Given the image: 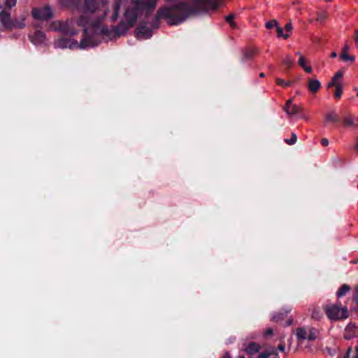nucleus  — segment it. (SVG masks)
I'll use <instances>...</instances> for the list:
<instances>
[{
  "mask_svg": "<svg viewBox=\"0 0 358 358\" xmlns=\"http://www.w3.org/2000/svg\"><path fill=\"white\" fill-rule=\"evenodd\" d=\"M85 8L86 11L78 22L79 25L84 27L85 31H86V24L87 23V22L85 21V18L90 14L92 15V22L90 23L94 24L95 23V22H94L95 18H99V20L103 19L106 16V12L108 11V7L106 4L103 1L99 2L97 1L92 0L87 1L85 2Z\"/></svg>",
  "mask_w": 358,
  "mask_h": 358,
  "instance_id": "nucleus-1",
  "label": "nucleus"
},
{
  "mask_svg": "<svg viewBox=\"0 0 358 358\" xmlns=\"http://www.w3.org/2000/svg\"><path fill=\"white\" fill-rule=\"evenodd\" d=\"M26 18L27 16L25 15L12 18L10 13L5 9L0 12V23L3 28L7 30L24 28L26 26Z\"/></svg>",
  "mask_w": 358,
  "mask_h": 358,
  "instance_id": "nucleus-2",
  "label": "nucleus"
},
{
  "mask_svg": "<svg viewBox=\"0 0 358 358\" xmlns=\"http://www.w3.org/2000/svg\"><path fill=\"white\" fill-rule=\"evenodd\" d=\"M145 9L144 3H140L136 0H130L126 6L124 17L129 26L133 25L136 18L141 15Z\"/></svg>",
  "mask_w": 358,
  "mask_h": 358,
  "instance_id": "nucleus-3",
  "label": "nucleus"
},
{
  "mask_svg": "<svg viewBox=\"0 0 358 358\" xmlns=\"http://www.w3.org/2000/svg\"><path fill=\"white\" fill-rule=\"evenodd\" d=\"M325 311L327 317L331 320H343L348 317V309L338 304L326 306Z\"/></svg>",
  "mask_w": 358,
  "mask_h": 358,
  "instance_id": "nucleus-4",
  "label": "nucleus"
},
{
  "mask_svg": "<svg viewBox=\"0 0 358 358\" xmlns=\"http://www.w3.org/2000/svg\"><path fill=\"white\" fill-rule=\"evenodd\" d=\"M87 38H83L81 41L80 43L78 44L76 41H75L73 40L67 39V38H60V39H58L55 42V45L56 48H70V49L76 48L78 47L81 49H85L88 47L94 45V44L87 43Z\"/></svg>",
  "mask_w": 358,
  "mask_h": 358,
  "instance_id": "nucleus-5",
  "label": "nucleus"
},
{
  "mask_svg": "<svg viewBox=\"0 0 358 358\" xmlns=\"http://www.w3.org/2000/svg\"><path fill=\"white\" fill-rule=\"evenodd\" d=\"M32 15L36 20H47L52 17L53 13L50 7H43L34 8Z\"/></svg>",
  "mask_w": 358,
  "mask_h": 358,
  "instance_id": "nucleus-6",
  "label": "nucleus"
},
{
  "mask_svg": "<svg viewBox=\"0 0 358 358\" xmlns=\"http://www.w3.org/2000/svg\"><path fill=\"white\" fill-rule=\"evenodd\" d=\"M285 111L289 115H297L301 111V108L295 104L292 103V100L289 99L287 101L285 106Z\"/></svg>",
  "mask_w": 358,
  "mask_h": 358,
  "instance_id": "nucleus-7",
  "label": "nucleus"
},
{
  "mask_svg": "<svg viewBox=\"0 0 358 358\" xmlns=\"http://www.w3.org/2000/svg\"><path fill=\"white\" fill-rule=\"evenodd\" d=\"M357 335L358 327H357L355 324H350L346 327L344 335L345 339H350Z\"/></svg>",
  "mask_w": 358,
  "mask_h": 358,
  "instance_id": "nucleus-8",
  "label": "nucleus"
},
{
  "mask_svg": "<svg viewBox=\"0 0 358 358\" xmlns=\"http://www.w3.org/2000/svg\"><path fill=\"white\" fill-rule=\"evenodd\" d=\"M152 36V31L150 29L145 27H140L136 31V37L138 39L148 38Z\"/></svg>",
  "mask_w": 358,
  "mask_h": 358,
  "instance_id": "nucleus-9",
  "label": "nucleus"
},
{
  "mask_svg": "<svg viewBox=\"0 0 358 358\" xmlns=\"http://www.w3.org/2000/svg\"><path fill=\"white\" fill-rule=\"evenodd\" d=\"M343 73L341 71H337L331 79V81L328 84V87L333 86L341 85Z\"/></svg>",
  "mask_w": 358,
  "mask_h": 358,
  "instance_id": "nucleus-10",
  "label": "nucleus"
},
{
  "mask_svg": "<svg viewBox=\"0 0 358 358\" xmlns=\"http://www.w3.org/2000/svg\"><path fill=\"white\" fill-rule=\"evenodd\" d=\"M260 350V345L256 343H250L244 349L246 354L253 355L257 353Z\"/></svg>",
  "mask_w": 358,
  "mask_h": 358,
  "instance_id": "nucleus-11",
  "label": "nucleus"
},
{
  "mask_svg": "<svg viewBox=\"0 0 358 358\" xmlns=\"http://www.w3.org/2000/svg\"><path fill=\"white\" fill-rule=\"evenodd\" d=\"M308 87L310 92H316L321 87V83L317 79H309Z\"/></svg>",
  "mask_w": 358,
  "mask_h": 358,
  "instance_id": "nucleus-12",
  "label": "nucleus"
},
{
  "mask_svg": "<svg viewBox=\"0 0 358 358\" xmlns=\"http://www.w3.org/2000/svg\"><path fill=\"white\" fill-rule=\"evenodd\" d=\"M338 115L334 112H329L325 115L324 122L326 124H334L338 122Z\"/></svg>",
  "mask_w": 358,
  "mask_h": 358,
  "instance_id": "nucleus-13",
  "label": "nucleus"
},
{
  "mask_svg": "<svg viewBox=\"0 0 358 358\" xmlns=\"http://www.w3.org/2000/svg\"><path fill=\"white\" fill-rule=\"evenodd\" d=\"M348 47L347 45L344 46L341 54V58L345 62H354L355 57L352 55L348 54Z\"/></svg>",
  "mask_w": 358,
  "mask_h": 358,
  "instance_id": "nucleus-14",
  "label": "nucleus"
},
{
  "mask_svg": "<svg viewBox=\"0 0 358 358\" xmlns=\"http://www.w3.org/2000/svg\"><path fill=\"white\" fill-rule=\"evenodd\" d=\"M17 3V0H4L3 4H0V10H2L5 9L8 10V9H11L15 7Z\"/></svg>",
  "mask_w": 358,
  "mask_h": 358,
  "instance_id": "nucleus-15",
  "label": "nucleus"
},
{
  "mask_svg": "<svg viewBox=\"0 0 358 358\" xmlns=\"http://www.w3.org/2000/svg\"><path fill=\"white\" fill-rule=\"evenodd\" d=\"M296 336L299 340L308 338V328H299L296 330Z\"/></svg>",
  "mask_w": 358,
  "mask_h": 358,
  "instance_id": "nucleus-16",
  "label": "nucleus"
},
{
  "mask_svg": "<svg viewBox=\"0 0 358 358\" xmlns=\"http://www.w3.org/2000/svg\"><path fill=\"white\" fill-rule=\"evenodd\" d=\"M45 36L42 32H36L34 36H31V40L34 43H38L43 42Z\"/></svg>",
  "mask_w": 358,
  "mask_h": 358,
  "instance_id": "nucleus-17",
  "label": "nucleus"
},
{
  "mask_svg": "<svg viewBox=\"0 0 358 358\" xmlns=\"http://www.w3.org/2000/svg\"><path fill=\"white\" fill-rule=\"evenodd\" d=\"M120 3L121 0H116V6L113 10L111 15L110 16V19L112 22L117 19Z\"/></svg>",
  "mask_w": 358,
  "mask_h": 358,
  "instance_id": "nucleus-18",
  "label": "nucleus"
},
{
  "mask_svg": "<svg viewBox=\"0 0 358 358\" xmlns=\"http://www.w3.org/2000/svg\"><path fill=\"white\" fill-rule=\"evenodd\" d=\"M318 332L316 329L308 328V340H315L317 337Z\"/></svg>",
  "mask_w": 358,
  "mask_h": 358,
  "instance_id": "nucleus-19",
  "label": "nucleus"
},
{
  "mask_svg": "<svg viewBox=\"0 0 358 358\" xmlns=\"http://www.w3.org/2000/svg\"><path fill=\"white\" fill-rule=\"evenodd\" d=\"M349 290H350L349 286H348L347 285H343L338 289V291L336 293V295L338 297H341V296H344Z\"/></svg>",
  "mask_w": 358,
  "mask_h": 358,
  "instance_id": "nucleus-20",
  "label": "nucleus"
},
{
  "mask_svg": "<svg viewBox=\"0 0 358 358\" xmlns=\"http://www.w3.org/2000/svg\"><path fill=\"white\" fill-rule=\"evenodd\" d=\"M345 358H358V346L356 347L354 352H352L351 348H349Z\"/></svg>",
  "mask_w": 358,
  "mask_h": 358,
  "instance_id": "nucleus-21",
  "label": "nucleus"
},
{
  "mask_svg": "<svg viewBox=\"0 0 358 358\" xmlns=\"http://www.w3.org/2000/svg\"><path fill=\"white\" fill-rule=\"evenodd\" d=\"M276 31L278 32V37H282L286 39L289 36V34H284L283 29L279 26H277Z\"/></svg>",
  "mask_w": 358,
  "mask_h": 358,
  "instance_id": "nucleus-22",
  "label": "nucleus"
},
{
  "mask_svg": "<svg viewBox=\"0 0 358 358\" xmlns=\"http://www.w3.org/2000/svg\"><path fill=\"white\" fill-rule=\"evenodd\" d=\"M334 87H335V92H334L335 96L338 99H340L343 94L342 85L334 86Z\"/></svg>",
  "mask_w": 358,
  "mask_h": 358,
  "instance_id": "nucleus-23",
  "label": "nucleus"
},
{
  "mask_svg": "<svg viewBox=\"0 0 358 358\" xmlns=\"http://www.w3.org/2000/svg\"><path fill=\"white\" fill-rule=\"evenodd\" d=\"M344 123L346 126L350 127V126H355L354 119L352 116H346L344 118Z\"/></svg>",
  "mask_w": 358,
  "mask_h": 358,
  "instance_id": "nucleus-24",
  "label": "nucleus"
},
{
  "mask_svg": "<svg viewBox=\"0 0 358 358\" xmlns=\"http://www.w3.org/2000/svg\"><path fill=\"white\" fill-rule=\"evenodd\" d=\"M276 83L278 85H281L284 87H288L290 85V82L285 81L280 78H276Z\"/></svg>",
  "mask_w": 358,
  "mask_h": 358,
  "instance_id": "nucleus-25",
  "label": "nucleus"
},
{
  "mask_svg": "<svg viewBox=\"0 0 358 358\" xmlns=\"http://www.w3.org/2000/svg\"><path fill=\"white\" fill-rule=\"evenodd\" d=\"M297 141V137H296V135L295 134H292V137L289 140H286V142L289 144V145H293Z\"/></svg>",
  "mask_w": 358,
  "mask_h": 358,
  "instance_id": "nucleus-26",
  "label": "nucleus"
},
{
  "mask_svg": "<svg viewBox=\"0 0 358 358\" xmlns=\"http://www.w3.org/2000/svg\"><path fill=\"white\" fill-rule=\"evenodd\" d=\"M234 15H230L226 17V20L229 22V24L232 27H235L236 24L234 22Z\"/></svg>",
  "mask_w": 358,
  "mask_h": 358,
  "instance_id": "nucleus-27",
  "label": "nucleus"
},
{
  "mask_svg": "<svg viewBox=\"0 0 358 358\" xmlns=\"http://www.w3.org/2000/svg\"><path fill=\"white\" fill-rule=\"evenodd\" d=\"M266 26L268 29H271L274 27H277V26H278V24L276 21L273 20V21L266 22Z\"/></svg>",
  "mask_w": 358,
  "mask_h": 358,
  "instance_id": "nucleus-28",
  "label": "nucleus"
},
{
  "mask_svg": "<svg viewBox=\"0 0 358 358\" xmlns=\"http://www.w3.org/2000/svg\"><path fill=\"white\" fill-rule=\"evenodd\" d=\"M283 63L286 65H287L288 66H291L293 64V60L290 58L289 56H287L284 60H283Z\"/></svg>",
  "mask_w": 358,
  "mask_h": 358,
  "instance_id": "nucleus-29",
  "label": "nucleus"
},
{
  "mask_svg": "<svg viewBox=\"0 0 358 358\" xmlns=\"http://www.w3.org/2000/svg\"><path fill=\"white\" fill-rule=\"evenodd\" d=\"M299 65L303 68L305 67L306 64V58L304 56L301 55L299 59Z\"/></svg>",
  "mask_w": 358,
  "mask_h": 358,
  "instance_id": "nucleus-30",
  "label": "nucleus"
},
{
  "mask_svg": "<svg viewBox=\"0 0 358 358\" xmlns=\"http://www.w3.org/2000/svg\"><path fill=\"white\" fill-rule=\"evenodd\" d=\"M272 335H273V329L271 328L267 329L264 333V336L266 338H267L268 336H271Z\"/></svg>",
  "mask_w": 358,
  "mask_h": 358,
  "instance_id": "nucleus-31",
  "label": "nucleus"
},
{
  "mask_svg": "<svg viewBox=\"0 0 358 358\" xmlns=\"http://www.w3.org/2000/svg\"><path fill=\"white\" fill-rule=\"evenodd\" d=\"M285 31L287 34H291V31L292 30V24L291 23H287L285 27Z\"/></svg>",
  "mask_w": 358,
  "mask_h": 358,
  "instance_id": "nucleus-32",
  "label": "nucleus"
},
{
  "mask_svg": "<svg viewBox=\"0 0 358 358\" xmlns=\"http://www.w3.org/2000/svg\"><path fill=\"white\" fill-rule=\"evenodd\" d=\"M269 355V353L264 352L259 355L258 358H268Z\"/></svg>",
  "mask_w": 358,
  "mask_h": 358,
  "instance_id": "nucleus-33",
  "label": "nucleus"
},
{
  "mask_svg": "<svg viewBox=\"0 0 358 358\" xmlns=\"http://www.w3.org/2000/svg\"><path fill=\"white\" fill-rule=\"evenodd\" d=\"M303 69L307 73H311L312 72V68L310 66L306 65L305 67H303Z\"/></svg>",
  "mask_w": 358,
  "mask_h": 358,
  "instance_id": "nucleus-34",
  "label": "nucleus"
},
{
  "mask_svg": "<svg viewBox=\"0 0 358 358\" xmlns=\"http://www.w3.org/2000/svg\"><path fill=\"white\" fill-rule=\"evenodd\" d=\"M321 143L324 146H327L329 144V141L327 138H322V141H321Z\"/></svg>",
  "mask_w": 358,
  "mask_h": 358,
  "instance_id": "nucleus-35",
  "label": "nucleus"
},
{
  "mask_svg": "<svg viewBox=\"0 0 358 358\" xmlns=\"http://www.w3.org/2000/svg\"><path fill=\"white\" fill-rule=\"evenodd\" d=\"M355 41L357 43H358V30L356 31L355 32Z\"/></svg>",
  "mask_w": 358,
  "mask_h": 358,
  "instance_id": "nucleus-36",
  "label": "nucleus"
},
{
  "mask_svg": "<svg viewBox=\"0 0 358 358\" xmlns=\"http://www.w3.org/2000/svg\"><path fill=\"white\" fill-rule=\"evenodd\" d=\"M279 349H280V350H281L282 352H284V351L285 350V346H283V345H280V346H279Z\"/></svg>",
  "mask_w": 358,
  "mask_h": 358,
  "instance_id": "nucleus-37",
  "label": "nucleus"
},
{
  "mask_svg": "<svg viewBox=\"0 0 358 358\" xmlns=\"http://www.w3.org/2000/svg\"><path fill=\"white\" fill-rule=\"evenodd\" d=\"M222 358H231V357L228 353H226Z\"/></svg>",
  "mask_w": 358,
  "mask_h": 358,
  "instance_id": "nucleus-38",
  "label": "nucleus"
},
{
  "mask_svg": "<svg viewBox=\"0 0 358 358\" xmlns=\"http://www.w3.org/2000/svg\"><path fill=\"white\" fill-rule=\"evenodd\" d=\"M336 55H336V53L335 52H331V57L332 58L336 57Z\"/></svg>",
  "mask_w": 358,
  "mask_h": 358,
  "instance_id": "nucleus-39",
  "label": "nucleus"
},
{
  "mask_svg": "<svg viewBox=\"0 0 358 358\" xmlns=\"http://www.w3.org/2000/svg\"><path fill=\"white\" fill-rule=\"evenodd\" d=\"M260 76H261V77H264V73H262L260 74Z\"/></svg>",
  "mask_w": 358,
  "mask_h": 358,
  "instance_id": "nucleus-40",
  "label": "nucleus"
},
{
  "mask_svg": "<svg viewBox=\"0 0 358 358\" xmlns=\"http://www.w3.org/2000/svg\"><path fill=\"white\" fill-rule=\"evenodd\" d=\"M296 55H299V57L302 55L300 52H297Z\"/></svg>",
  "mask_w": 358,
  "mask_h": 358,
  "instance_id": "nucleus-41",
  "label": "nucleus"
},
{
  "mask_svg": "<svg viewBox=\"0 0 358 358\" xmlns=\"http://www.w3.org/2000/svg\"><path fill=\"white\" fill-rule=\"evenodd\" d=\"M238 358H244L243 357H239Z\"/></svg>",
  "mask_w": 358,
  "mask_h": 358,
  "instance_id": "nucleus-42",
  "label": "nucleus"
},
{
  "mask_svg": "<svg viewBox=\"0 0 358 358\" xmlns=\"http://www.w3.org/2000/svg\"><path fill=\"white\" fill-rule=\"evenodd\" d=\"M357 96H358V92H357Z\"/></svg>",
  "mask_w": 358,
  "mask_h": 358,
  "instance_id": "nucleus-43",
  "label": "nucleus"
},
{
  "mask_svg": "<svg viewBox=\"0 0 358 358\" xmlns=\"http://www.w3.org/2000/svg\"><path fill=\"white\" fill-rule=\"evenodd\" d=\"M357 301H358V299H357Z\"/></svg>",
  "mask_w": 358,
  "mask_h": 358,
  "instance_id": "nucleus-44",
  "label": "nucleus"
}]
</instances>
